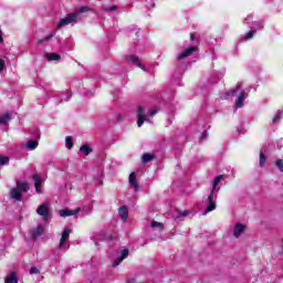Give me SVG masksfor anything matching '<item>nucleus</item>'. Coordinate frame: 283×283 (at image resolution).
I'll list each match as a JSON object with an SVG mask.
<instances>
[{"instance_id":"f257e3e1","label":"nucleus","mask_w":283,"mask_h":283,"mask_svg":"<svg viewBox=\"0 0 283 283\" xmlns=\"http://www.w3.org/2000/svg\"><path fill=\"white\" fill-rule=\"evenodd\" d=\"M85 12H90V8L87 7H80L75 9L74 12L66 14L65 18L61 19L57 22V29L65 28L72 23H78V21H83V17H85Z\"/></svg>"},{"instance_id":"f03ea898","label":"nucleus","mask_w":283,"mask_h":283,"mask_svg":"<svg viewBox=\"0 0 283 283\" xmlns=\"http://www.w3.org/2000/svg\"><path fill=\"white\" fill-rule=\"evenodd\" d=\"M224 180V175L217 176L213 184L212 189L210 191V195L207 198L208 206L206 208V213H211V211H216V201L213 200L216 197V191H220V188H218V185H220V181Z\"/></svg>"},{"instance_id":"7ed1b4c3","label":"nucleus","mask_w":283,"mask_h":283,"mask_svg":"<svg viewBox=\"0 0 283 283\" xmlns=\"http://www.w3.org/2000/svg\"><path fill=\"white\" fill-rule=\"evenodd\" d=\"M28 191H30L28 182L18 181L17 187L11 189L10 196L13 200L21 201V193H28Z\"/></svg>"},{"instance_id":"20e7f679","label":"nucleus","mask_w":283,"mask_h":283,"mask_svg":"<svg viewBox=\"0 0 283 283\" xmlns=\"http://www.w3.org/2000/svg\"><path fill=\"white\" fill-rule=\"evenodd\" d=\"M36 213L41 216L44 221H48V218H50V202L45 201L40 205L36 209Z\"/></svg>"},{"instance_id":"39448f33","label":"nucleus","mask_w":283,"mask_h":283,"mask_svg":"<svg viewBox=\"0 0 283 283\" xmlns=\"http://www.w3.org/2000/svg\"><path fill=\"white\" fill-rule=\"evenodd\" d=\"M129 258V250L123 249L117 252V258L113 261V268L119 266L123 260H127Z\"/></svg>"},{"instance_id":"423d86ee","label":"nucleus","mask_w":283,"mask_h":283,"mask_svg":"<svg viewBox=\"0 0 283 283\" xmlns=\"http://www.w3.org/2000/svg\"><path fill=\"white\" fill-rule=\"evenodd\" d=\"M129 258V250L123 249L117 252V258L113 261V268L119 266L123 260H127Z\"/></svg>"},{"instance_id":"0eeeda50","label":"nucleus","mask_w":283,"mask_h":283,"mask_svg":"<svg viewBox=\"0 0 283 283\" xmlns=\"http://www.w3.org/2000/svg\"><path fill=\"white\" fill-rule=\"evenodd\" d=\"M145 122L149 123V118H147V115L145 114V107L139 106L137 108V127H143Z\"/></svg>"},{"instance_id":"6e6552de","label":"nucleus","mask_w":283,"mask_h":283,"mask_svg":"<svg viewBox=\"0 0 283 283\" xmlns=\"http://www.w3.org/2000/svg\"><path fill=\"white\" fill-rule=\"evenodd\" d=\"M193 52H198V46H190V48L186 49L185 51L180 52L177 55V59H178V61H182L184 59L191 56V54H193Z\"/></svg>"},{"instance_id":"1a4fd4ad","label":"nucleus","mask_w":283,"mask_h":283,"mask_svg":"<svg viewBox=\"0 0 283 283\" xmlns=\"http://www.w3.org/2000/svg\"><path fill=\"white\" fill-rule=\"evenodd\" d=\"M247 99V92L241 91L235 99L234 107L237 109H240L241 107H244V101Z\"/></svg>"},{"instance_id":"9d476101","label":"nucleus","mask_w":283,"mask_h":283,"mask_svg":"<svg viewBox=\"0 0 283 283\" xmlns=\"http://www.w3.org/2000/svg\"><path fill=\"white\" fill-rule=\"evenodd\" d=\"M45 231V228H43L42 224L36 226L35 228H32L30 230V235L33 238V240H36L38 238H41V234Z\"/></svg>"},{"instance_id":"9b49d317","label":"nucleus","mask_w":283,"mask_h":283,"mask_svg":"<svg viewBox=\"0 0 283 283\" xmlns=\"http://www.w3.org/2000/svg\"><path fill=\"white\" fill-rule=\"evenodd\" d=\"M70 233H72V229L70 228H64L62 232V237L60 239V249H63L65 247V243L67 240H70Z\"/></svg>"},{"instance_id":"f8f14e48","label":"nucleus","mask_w":283,"mask_h":283,"mask_svg":"<svg viewBox=\"0 0 283 283\" xmlns=\"http://www.w3.org/2000/svg\"><path fill=\"white\" fill-rule=\"evenodd\" d=\"M247 231V226L243 223H235L233 228V235L234 238H240V235L244 234Z\"/></svg>"},{"instance_id":"ddd939ff","label":"nucleus","mask_w":283,"mask_h":283,"mask_svg":"<svg viewBox=\"0 0 283 283\" xmlns=\"http://www.w3.org/2000/svg\"><path fill=\"white\" fill-rule=\"evenodd\" d=\"M128 182L134 189V191H140V186L138 185V181L136 180V172H132L128 177Z\"/></svg>"},{"instance_id":"4468645a","label":"nucleus","mask_w":283,"mask_h":283,"mask_svg":"<svg viewBox=\"0 0 283 283\" xmlns=\"http://www.w3.org/2000/svg\"><path fill=\"white\" fill-rule=\"evenodd\" d=\"M126 61H128V63H133V65H136L140 70H144V72L146 71V69L144 67L143 63H140V61L138 60V56H136V55H127L126 56Z\"/></svg>"},{"instance_id":"2eb2a0df","label":"nucleus","mask_w":283,"mask_h":283,"mask_svg":"<svg viewBox=\"0 0 283 283\" xmlns=\"http://www.w3.org/2000/svg\"><path fill=\"white\" fill-rule=\"evenodd\" d=\"M78 211H81V208H77L75 210L63 209V210H60L59 213H60L61 218H67L70 216H76V213H78Z\"/></svg>"},{"instance_id":"dca6fc26","label":"nucleus","mask_w":283,"mask_h":283,"mask_svg":"<svg viewBox=\"0 0 283 283\" xmlns=\"http://www.w3.org/2000/svg\"><path fill=\"white\" fill-rule=\"evenodd\" d=\"M118 216L120 220H124V222H127V218L129 217V209H127V206H122L118 209Z\"/></svg>"},{"instance_id":"f3484780","label":"nucleus","mask_w":283,"mask_h":283,"mask_svg":"<svg viewBox=\"0 0 283 283\" xmlns=\"http://www.w3.org/2000/svg\"><path fill=\"white\" fill-rule=\"evenodd\" d=\"M33 180H34V187H35V191L36 193H43V189L41 188V177L39 175H33Z\"/></svg>"},{"instance_id":"a211bd4d","label":"nucleus","mask_w":283,"mask_h":283,"mask_svg":"<svg viewBox=\"0 0 283 283\" xmlns=\"http://www.w3.org/2000/svg\"><path fill=\"white\" fill-rule=\"evenodd\" d=\"M10 120H12L10 113H3L0 115V125H7V123H10Z\"/></svg>"},{"instance_id":"6ab92c4d","label":"nucleus","mask_w":283,"mask_h":283,"mask_svg":"<svg viewBox=\"0 0 283 283\" xmlns=\"http://www.w3.org/2000/svg\"><path fill=\"white\" fill-rule=\"evenodd\" d=\"M27 149H29L30 151H34V149H36V147H39V142L36 140H29L25 144Z\"/></svg>"},{"instance_id":"aec40b11","label":"nucleus","mask_w":283,"mask_h":283,"mask_svg":"<svg viewBox=\"0 0 283 283\" xmlns=\"http://www.w3.org/2000/svg\"><path fill=\"white\" fill-rule=\"evenodd\" d=\"M255 36V30H251L248 33H245L243 36H241V41H249Z\"/></svg>"},{"instance_id":"412c9836","label":"nucleus","mask_w":283,"mask_h":283,"mask_svg":"<svg viewBox=\"0 0 283 283\" xmlns=\"http://www.w3.org/2000/svg\"><path fill=\"white\" fill-rule=\"evenodd\" d=\"M80 151L85 156H90V154H92V148H90L87 145H83L81 146Z\"/></svg>"},{"instance_id":"4be33fe9","label":"nucleus","mask_w":283,"mask_h":283,"mask_svg":"<svg viewBox=\"0 0 283 283\" xmlns=\"http://www.w3.org/2000/svg\"><path fill=\"white\" fill-rule=\"evenodd\" d=\"M154 159V154H144L142 156V163H144L146 165V163H151V160Z\"/></svg>"},{"instance_id":"5701e85b","label":"nucleus","mask_w":283,"mask_h":283,"mask_svg":"<svg viewBox=\"0 0 283 283\" xmlns=\"http://www.w3.org/2000/svg\"><path fill=\"white\" fill-rule=\"evenodd\" d=\"M65 145L66 149H72V147H74V138H72V136H67L65 138Z\"/></svg>"},{"instance_id":"b1692460","label":"nucleus","mask_w":283,"mask_h":283,"mask_svg":"<svg viewBox=\"0 0 283 283\" xmlns=\"http://www.w3.org/2000/svg\"><path fill=\"white\" fill-rule=\"evenodd\" d=\"M265 164H266V155L264 154V151H260L259 165L260 167H264Z\"/></svg>"},{"instance_id":"393cba45","label":"nucleus","mask_w":283,"mask_h":283,"mask_svg":"<svg viewBox=\"0 0 283 283\" xmlns=\"http://www.w3.org/2000/svg\"><path fill=\"white\" fill-rule=\"evenodd\" d=\"M6 283H19V280L14 273H11L9 276H7Z\"/></svg>"},{"instance_id":"a878e982","label":"nucleus","mask_w":283,"mask_h":283,"mask_svg":"<svg viewBox=\"0 0 283 283\" xmlns=\"http://www.w3.org/2000/svg\"><path fill=\"white\" fill-rule=\"evenodd\" d=\"M151 229H158L159 231H163L165 226L161 222L151 221L150 223Z\"/></svg>"},{"instance_id":"bb28decb","label":"nucleus","mask_w":283,"mask_h":283,"mask_svg":"<svg viewBox=\"0 0 283 283\" xmlns=\"http://www.w3.org/2000/svg\"><path fill=\"white\" fill-rule=\"evenodd\" d=\"M46 59L49 61H61V55L56 53H50V54H46Z\"/></svg>"},{"instance_id":"cd10ccee","label":"nucleus","mask_w":283,"mask_h":283,"mask_svg":"<svg viewBox=\"0 0 283 283\" xmlns=\"http://www.w3.org/2000/svg\"><path fill=\"white\" fill-rule=\"evenodd\" d=\"M280 118H282V111H277L275 116L272 119V123H280Z\"/></svg>"},{"instance_id":"c85d7f7f","label":"nucleus","mask_w":283,"mask_h":283,"mask_svg":"<svg viewBox=\"0 0 283 283\" xmlns=\"http://www.w3.org/2000/svg\"><path fill=\"white\" fill-rule=\"evenodd\" d=\"M158 112H159V108L156 107V106H154V107H151V108L149 109L148 116L154 117V116H156V114H157Z\"/></svg>"},{"instance_id":"c756f323","label":"nucleus","mask_w":283,"mask_h":283,"mask_svg":"<svg viewBox=\"0 0 283 283\" xmlns=\"http://www.w3.org/2000/svg\"><path fill=\"white\" fill-rule=\"evenodd\" d=\"M8 163H10V159L0 155V166L8 165Z\"/></svg>"},{"instance_id":"7c9ffc66","label":"nucleus","mask_w":283,"mask_h":283,"mask_svg":"<svg viewBox=\"0 0 283 283\" xmlns=\"http://www.w3.org/2000/svg\"><path fill=\"white\" fill-rule=\"evenodd\" d=\"M275 166L280 169V171H283V160L282 159L276 160Z\"/></svg>"},{"instance_id":"2f4dec72","label":"nucleus","mask_w":283,"mask_h":283,"mask_svg":"<svg viewBox=\"0 0 283 283\" xmlns=\"http://www.w3.org/2000/svg\"><path fill=\"white\" fill-rule=\"evenodd\" d=\"M52 36H54V34L46 35L44 39L39 40V41H38V44H41V43H43L44 41H50V39H52Z\"/></svg>"},{"instance_id":"473e14b6","label":"nucleus","mask_w":283,"mask_h":283,"mask_svg":"<svg viewBox=\"0 0 283 283\" xmlns=\"http://www.w3.org/2000/svg\"><path fill=\"white\" fill-rule=\"evenodd\" d=\"M105 12H114V10H116V6H112V7H106L104 8Z\"/></svg>"},{"instance_id":"72a5a7b5","label":"nucleus","mask_w":283,"mask_h":283,"mask_svg":"<svg viewBox=\"0 0 283 283\" xmlns=\"http://www.w3.org/2000/svg\"><path fill=\"white\" fill-rule=\"evenodd\" d=\"M3 67H6V61L0 59V72H3Z\"/></svg>"},{"instance_id":"f704fd0d","label":"nucleus","mask_w":283,"mask_h":283,"mask_svg":"<svg viewBox=\"0 0 283 283\" xmlns=\"http://www.w3.org/2000/svg\"><path fill=\"white\" fill-rule=\"evenodd\" d=\"M36 273H39V269H36V268H31L30 274H31V275H34V274H36Z\"/></svg>"},{"instance_id":"c9c22d12","label":"nucleus","mask_w":283,"mask_h":283,"mask_svg":"<svg viewBox=\"0 0 283 283\" xmlns=\"http://www.w3.org/2000/svg\"><path fill=\"white\" fill-rule=\"evenodd\" d=\"M256 28H258V30H263L264 25L262 23L256 22Z\"/></svg>"},{"instance_id":"e433bc0d","label":"nucleus","mask_w":283,"mask_h":283,"mask_svg":"<svg viewBox=\"0 0 283 283\" xmlns=\"http://www.w3.org/2000/svg\"><path fill=\"white\" fill-rule=\"evenodd\" d=\"M207 136H209V133L203 132V134H202V136H201V139L205 140V138H207Z\"/></svg>"},{"instance_id":"4c0bfd02","label":"nucleus","mask_w":283,"mask_h":283,"mask_svg":"<svg viewBox=\"0 0 283 283\" xmlns=\"http://www.w3.org/2000/svg\"><path fill=\"white\" fill-rule=\"evenodd\" d=\"M245 21H247V22L253 21V15H248V17L245 18Z\"/></svg>"},{"instance_id":"58836bf2","label":"nucleus","mask_w":283,"mask_h":283,"mask_svg":"<svg viewBox=\"0 0 283 283\" xmlns=\"http://www.w3.org/2000/svg\"><path fill=\"white\" fill-rule=\"evenodd\" d=\"M233 94H235V91L228 92V96H233Z\"/></svg>"},{"instance_id":"ea45409f","label":"nucleus","mask_w":283,"mask_h":283,"mask_svg":"<svg viewBox=\"0 0 283 283\" xmlns=\"http://www.w3.org/2000/svg\"><path fill=\"white\" fill-rule=\"evenodd\" d=\"M72 97V95H67L66 97H62L64 101H70V98Z\"/></svg>"},{"instance_id":"a19ab883","label":"nucleus","mask_w":283,"mask_h":283,"mask_svg":"<svg viewBox=\"0 0 283 283\" xmlns=\"http://www.w3.org/2000/svg\"><path fill=\"white\" fill-rule=\"evenodd\" d=\"M180 216H182L185 218V217L189 216V212L184 211Z\"/></svg>"},{"instance_id":"79ce46f5","label":"nucleus","mask_w":283,"mask_h":283,"mask_svg":"<svg viewBox=\"0 0 283 283\" xmlns=\"http://www.w3.org/2000/svg\"><path fill=\"white\" fill-rule=\"evenodd\" d=\"M190 40L195 41L196 40V35H193V33L190 34Z\"/></svg>"},{"instance_id":"37998d69","label":"nucleus","mask_w":283,"mask_h":283,"mask_svg":"<svg viewBox=\"0 0 283 283\" xmlns=\"http://www.w3.org/2000/svg\"><path fill=\"white\" fill-rule=\"evenodd\" d=\"M118 120H123V115H118Z\"/></svg>"},{"instance_id":"c03bdc74","label":"nucleus","mask_w":283,"mask_h":283,"mask_svg":"<svg viewBox=\"0 0 283 283\" xmlns=\"http://www.w3.org/2000/svg\"><path fill=\"white\" fill-rule=\"evenodd\" d=\"M150 1V6L154 8V3L151 2V0H149Z\"/></svg>"},{"instance_id":"a18cd8bd","label":"nucleus","mask_w":283,"mask_h":283,"mask_svg":"<svg viewBox=\"0 0 283 283\" xmlns=\"http://www.w3.org/2000/svg\"><path fill=\"white\" fill-rule=\"evenodd\" d=\"M99 185H103V180L99 181Z\"/></svg>"}]
</instances>
